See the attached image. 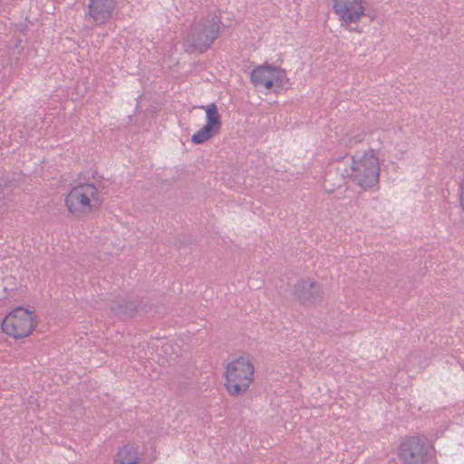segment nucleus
I'll return each instance as SVG.
<instances>
[{"mask_svg": "<svg viewBox=\"0 0 464 464\" xmlns=\"http://www.w3.org/2000/svg\"><path fill=\"white\" fill-rule=\"evenodd\" d=\"M101 204V191L92 183H82L73 187L65 197V207L76 218L90 216Z\"/></svg>", "mask_w": 464, "mask_h": 464, "instance_id": "f257e3e1", "label": "nucleus"}, {"mask_svg": "<svg viewBox=\"0 0 464 464\" xmlns=\"http://www.w3.org/2000/svg\"><path fill=\"white\" fill-rule=\"evenodd\" d=\"M344 172L355 184L363 189L377 185L380 174V163L372 150L356 154L345 167Z\"/></svg>", "mask_w": 464, "mask_h": 464, "instance_id": "f03ea898", "label": "nucleus"}, {"mask_svg": "<svg viewBox=\"0 0 464 464\" xmlns=\"http://www.w3.org/2000/svg\"><path fill=\"white\" fill-rule=\"evenodd\" d=\"M254 365L248 358L239 357L227 364L225 387L232 396L244 394L254 380Z\"/></svg>", "mask_w": 464, "mask_h": 464, "instance_id": "7ed1b4c3", "label": "nucleus"}, {"mask_svg": "<svg viewBox=\"0 0 464 464\" xmlns=\"http://www.w3.org/2000/svg\"><path fill=\"white\" fill-rule=\"evenodd\" d=\"M34 327V313L23 307L14 309L5 317L2 323L3 331L16 339L28 336Z\"/></svg>", "mask_w": 464, "mask_h": 464, "instance_id": "20e7f679", "label": "nucleus"}, {"mask_svg": "<svg viewBox=\"0 0 464 464\" xmlns=\"http://www.w3.org/2000/svg\"><path fill=\"white\" fill-rule=\"evenodd\" d=\"M218 17L208 15L191 28L187 37V43L199 52H203L218 37Z\"/></svg>", "mask_w": 464, "mask_h": 464, "instance_id": "39448f33", "label": "nucleus"}, {"mask_svg": "<svg viewBox=\"0 0 464 464\" xmlns=\"http://www.w3.org/2000/svg\"><path fill=\"white\" fill-rule=\"evenodd\" d=\"M251 82L257 89L281 88L286 82L285 72L276 66H258L251 72Z\"/></svg>", "mask_w": 464, "mask_h": 464, "instance_id": "423d86ee", "label": "nucleus"}, {"mask_svg": "<svg viewBox=\"0 0 464 464\" xmlns=\"http://www.w3.org/2000/svg\"><path fill=\"white\" fill-rule=\"evenodd\" d=\"M333 7L341 24L346 27L358 24L365 16L363 0H334Z\"/></svg>", "mask_w": 464, "mask_h": 464, "instance_id": "0eeeda50", "label": "nucleus"}, {"mask_svg": "<svg viewBox=\"0 0 464 464\" xmlns=\"http://www.w3.org/2000/svg\"><path fill=\"white\" fill-rule=\"evenodd\" d=\"M206 114V124L191 136V142L202 144L216 135L221 128V117L216 103L198 107Z\"/></svg>", "mask_w": 464, "mask_h": 464, "instance_id": "6e6552de", "label": "nucleus"}, {"mask_svg": "<svg viewBox=\"0 0 464 464\" xmlns=\"http://www.w3.org/2000/svg\"><path fill=\"white\" fill-rule=\"evenodd\" d=\"M430 452L431 449L416 437L405 440L399 449V456L405 464H422Z\"/></svg>", "mask_w": 464, "mask_h": 464, "instance_id": "1a4fd4ad", "label": "nucleus"}, {"mask_svg": "<svg viewBox=\"0 0 464 464\" xmlns=\"http://www.w3.org/2000/svg\"><path fill=\"white\" fill-rule=\"evenodd\" d=\"M295 295L304 304H314L323 294L321 285L315 281L306 278L300 280L294 287Z\"/></svg>", "mask_w": 464, "mask_h": 464, "instance_id": "9d476101", "label": "nucleus"}, {"mask_svg": "<svg viewBox=\"0 0 464 464\" xmlns=\"http://www.w3.org/2000/svg\"><path fill=\"white\" fill-rule=\"evenodd\" d=\"M117 0H90L88 15L96 24H105L112 15Z\"/></svg>", "mask_w": 464, "mask_h": 464, "instance_id": "9b49d317", "label": "nucleus"}, {"mask_svg": "<svg viewBox=\"0 0 464 464\" xmlns=\"http://www.w3.org/2000/svg\"><path fill=\"white\" fill-rule=\"evenodd\" d=\"M139 459L137 448L128 444L119 449L114 459V464H139Z\"/></svg>", "mask_w": 464, "mask_h": 464, "instance_id": "f8f14e48", "label": "nucleus"}, {"mask_svg": "<svg viewBox=\"0 0 464 464\" xmlns=\"http://www.w3.org/2000/svg\"><path fill=\"white\" fill-rule=\"evenodd\" d=\"M362 140V135L359 134L354 139L349 138V137H343L342 138V141L348 146H352L354 143L360 142Z\"/></svg>", "mask_w": 464, "mask_h": 464, "instance_id": "ddd939ff", "label": "nucleus"}, {"mask_svg": "<svg viewBox=\"0 0 464 464\" xmlns=\"http://www.w3.org/2000/svg\"><path fill=\"white\" fill-rule=\"evenodd\" d=\"M350 30L351 31H355L357 33H362V30L359 27H357V26L355 28H351Z\"/></svg>", "mask_w": 464, "mask_h": 464, "instance_id": "4468645a", "label": "nucleus"}, {"mask_svg": "<svg viewBox=\"0 0 464 464\" xmlns=\"http://www.w3.org/2000/svg\"><path fill=\"white\" fill-rule=\"evenodd\" d=\"M2 199V195L0 194V200Z\"/></svg>", "mask_w": 464, "mask_h": 464, "instance_id": "2eb2a0df", "label": "nucleus"}]
</instances>
